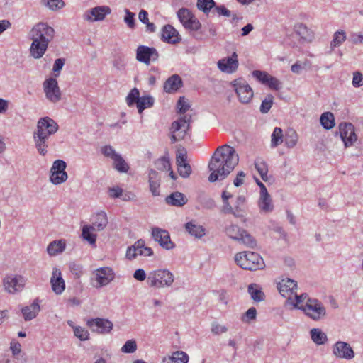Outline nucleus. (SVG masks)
Returning a JSON list of instances; mask_svg holds the SVG:
<instances>
[{
	"instance_id": "1",
	"label": "nucleus",
	"mask_w": 363,
	"mask_h": 363,
	"mask_svg": "<svg viewBox=\"0 0 363 363\" xmlns=\"http://www.w3.org/2000/svg\"><path fill=\"white\" fill-rule=\"evenodd\" d=\"M239 157L234 147L228 145L218 147L212 155L208 169L210 182L224 179L238 164Z\"/></svg>"
},
{
	"instance_id": "2",
	"label": "nucleus",
	"mask_w": 363,
	"mask_h": 363,
	"mask_svg": "<svg viewBox=\"0 0 363 363\" xmlns=\"http://www.w3.org/2000/svg\"><path fill=\"white\" fill-rule=\"evenodd\" d=\"M59 129L58 124L52 118L46 116L41 118L37 123V129L33 133V140L38 152L45 156L48 152L49 138Z\"/></svg>"
},
{
	"instance_id": "3",
	"label": "nucleus",
	"mask_w": 363,
	"mask_h": 363,
	"mask_svg": "<svg viewBox=\"0 0 363 363\" xmlns=\"http://www.w3.org/2000/svg\"><path fill=\"white\" fill-rule=\"evenodd\" d=\"M236 264L243 269L255 271L264 267V262L260 255L254 252H242L235 256Z\"/></svg>"
},
{
	"instance_id": "4",
	"label": "nucleus",
	"mask_w": 363,
	"mask_h": 363,
	"mask_svg": "<svg viewBox=\"0 0 363 363\" xmlns=\"http://www.w3.org/2000/svg\"><path fill=\"white\" fill-rule=\"evenodd\" d=\"M174 281V275L169 269H158L150 272L147 277L150 287L162 289L171 287Z\"/></svg>"
},
{
	"instance_id": "5",
	"label": "nucleus",
	"mask_w": 363,
	"mask_h": 363,
	"mask_svg": "<svg viewBox=\"0 0 363 363\" xmlns=\"http://www.w3.org/2000/svg\"><path fill=\"white\" fill-rule=\"evenodd\" d=\"M306 316L314 321H320L327 316L326 308L323 303L317 298L308 299L303 306L300 307Z\"/></svg>"
},
{
	"instance_id": "6",
	"label": "nucleus",
	"mask_w": 363,
	"mask_h": 363,
	"mask_svg": "<svg viewBox=\"0 0 363 363\" xmlns=\"http://www.w3.org/2000/svg\"><path fill=\"white\" fill-rule=\"evenodd\" d=\"M225 232L230 238L238 241L239 243L252 248L256 245V241L252 236L237 225L231 224L227 226Z\"/></svg>"
},
{
	"instance_id": "7",
	"label": "nucleus",
	"mask_w": 363,
	"mask_h": 363,
	"mask_svg": "<svg viewBox=\"0 0 363 363\" xmlns=\"http://www.w3.org/2000/svg\"><path fill=\"white\" fill-rule=\"evenodd\" d=\"M191 116L184 115L179 120L172 122L170 128L171 130V143H175L177 141L182 140L186 134L190 127Z\"/></svg>"
},
{
	"instance_id": "8",
	"label": "nucleus",
	"mask_w": 363,
	"mask_h": 363,
	"mask_svg": "<svg viewBox=\"0 0 363 363\" xmlns=\"http://www.w3.org/2000/svg\"><path fill=\"white\" fill-rule=\"evenodd\" d=\"M238 100L242 104H248L254 96V91L249 84L243 78L236 79L230 82Z\"/></svg>"
},
{
	"instance_id": "9",
	"label": "nucleus",
	"mask_w": 363,
	"mask_h": 363,
	"mask_svg": "<svg viewBox=\"0 0 363 363\" xmlns=\"http://www.w3.org/2000/svg\"><path fill=\"white\" fill-rule=\"evenodd\" d=\"M29 35L31 40H38L48 45L54 38L55 30L47 23H39L32 28Z\"/></svg>"
},
{
	"instance_id": "10",
	"label": "nucleus",
	"mask_w": 363,
	"mask_h": 363,
	"mask_svg": "<svg viewBox=\"0 0 363 363\" xmlns=\"http://www.w3.org/2000/svg\"><path fill=\"white\" fill-rule=\"evenodd\" d=\"M66 167L67 164L64 160L54 161L50 170V181L52 184L59 185L67 181L68 175L65 172Z\"/></svg>"
},
{
	"instance_id": "11",
	"label": "nucleus",
	"mask_w": 363,
	"mask_h": 363,
	"mask_svg": "<svg viewBox=\"0 0 363 363\" xmlns=\"http://www.w3.org/2000/svg\"><path fill=\"white\" fill-rule=\"evenodd\" d=\"M26 282V278L21 275H7L3 279V286L9 294H16L23 291Z\"/></svg>"
},
{
	"instance_id": "12",
	"label": "nucleus",
	"mask_w": 363,
	"mask_h": 363,
	"mask_svg": "<svg viewBox=\"0 0 363 363\" xmlns=\"http://www.w3.org/2000/svg\"><path fill=\"white\" fill-rule=\"evenodd\" d=\"M43 91L46 99L52 103H57L62 99V92L56 79L50 77L43 84Z\"/></svg>"
},
{
	"instance_id": "13",
	"label": "nucleus",
	"mask_w": 363,
	"mask_h": 363,
	"mask_svg": "<svg viewBox=\"0 0 363 363\" xmlns=\"http://www.w3.org/2000/svg\"><path fill=\"white\" fill-rule=\"evenodd\" d=\"M86 325L93 333L107 334L111 333L113 325L108 319L96 318L87 320Z\"/></svg>"
},
{
	"instance_id": "14",
	"label": "nucleus",
	"mask_w": 363,
	"mask_h": 363,
	"mask_svg": "<svg viewBox=\"0 0 363 363\" xmlns=\"http://www.w3.org/2000/svg\"><path fill=\"white\" fill-rule=\"evenodd\" d=\"M245 210L246 198L242 195L237 196L233 206L230 203L228 207L221 208V212L223 214H231L238 218L244 217Z\"/></svg>"
},
{
	"instance_id": "15",
	"label": "nucleus",
	"mask_w": 363,
	"mask_h": 363,
	"mask_svg": "<svg viewBox=\"0 0 363 363\" xmlns=\"http://www.w3.org/2000/svg\"><path fill=\"white\" fill-rule=\"evenodd\" d=\"M95 280L97 282L96 288H101L109 284L115 278V273L112 268L108 267H99L94 271Z\"/></svg>"
},
{
	"instance_id": "16",
	"label": "nucleus",
	"mask_w": 363,
	"mask_h": 363,
	"mask_svg": "<svg viewBox=\"0 0 363 363\" xmlns=\"http://www.w3.org/2000/svg\"><path fill=\"white\" fill-rule=\"evenodd\" d=\"M151 235L154 240L157 242L163 249L169 250L174 248L175 245L172 242L167 230L155 227L152 229Z\"/></svg>"
},
{
	"instance_id": "17",
	"label": "nucleus",
	"mask_w": 363,
	"mask_h": 363,
	"mask_svg": "<svg viewBox=\"0 0 363 363\" xmlns=\"http://www.w3.org/2000/svg\"><path fill=\"white\" fill-rule=\"evenodd\" d=\"M159 57L157 50L153 47L139 45L136 50V59L145 65H149L150 61H156Z\"/></svg>"
},
{
	"instance_id": "18",
	"label": "nucleus",
	"mask_w": 363,
	"mask_h": 363,
	"mask_svg": "<svg viewBox=\"0 0 363 363\" xmlns=\"http://www.w3.org/2000/svg\"><path fill=\"white\" fill-rule=\"evenodd\" d=\"M339 132L346 147L352 146L357 139L354 126L350 123H342L339 125Z\"/></svg>"
},
{
	"instance_id": "19",
	"label": "nucleus",
	"mask_w": 363,
	"mask_h": 363,
	"mask_svg": "<svg viewBox=\"0 0 363 363\" xmlns=\"http://www.w3.org/2000/svg\"><path fill=\"white\" fill-rule=\"evenodd\" d=\"M333 354L337 358L350 360L354 357V352L350 345L337 341L333 346Z\"/></svg>"
},
{
	"instance_id": "20",
	"label": "nucleus",
	"mask_w": 363,
	"mask_h": 363,
	"mask_svg": "<svg viewBox=\"0 0 363 363\" xmlns=\"http://www.w3.org/2000/svg\"><path fill=\"white\" fill-rule=\"evenodd\" d=\"M217 65L218 69L223 72L227 74L234 73L238 69L239 65L236 52H234L230 57L219 60Z\"/></svg>"
},
{
	"instance_id": "21",
	"label": "nucleus",
	"mask_w": 363,
	"mask_h": 363,
	"mask_svg": "<svg viewBox=\"0 0 363 363\" xmlns=\"http://www.w3.org/2000/svg\"><path fill=\"white\" fill-rule=\"evenodd\" d=\"M297 288L296 281L289 278L283 279L277 284V289L281 295L286 298V301L291 300Z\"/></svg>"
},
{
	"instance_id": "22",
	"label": "nucleus",
	"mask_w": 363,
	"mask_h": 363,
	"mask_svg": "<svg viewBox=\"0 0 363 363\" xmlns=\"http://www.w3.org/2000/svg\"><path fill=\"white\" fill-rule=\"evenodd\" d=\"M111 11V9L108 6H96L87 11L84 14V18L88 21H101Z\"/></svg>"
},
{
	"instance_id": "23",
	"label": "nucleus",
	"mask_w": 363,
	"mask_h": 363,
	"mask_svg": "<svg viewBox=\"0 0 363 363\" xmlns=\"http://www.w3.org/2000/svg\"><path fill=\"white\" fill-rule=\"evenodd\" d=\"M50 284L52 291L57 295L61 294L65 289V283L62 277L61 272L57 268H54L52 277L50 279Z\"/></svg>"
},
{
	"instance_id": "24",
	"label": "nucleus",
	"mask_w": 363,
	"mask_h": 363,
	"mask_svg": "<svg viewBox=\"0 0 363 363\" xmlns=\"http://www.w3.org/2000/svg\"><path fill=\"white\" fill-rule=\"evenodd\" d=\"M161 39L162 41L171 44H176L180 40L178 32L169 24H167L163 26L162 29Z\"/></svg>"
},
{
	"instance_id": "25",
	"label": "nucleus",
	"mask_w": 363,
	"mask_h": 363,
	"mask_svg": "<svg viewBox=\"0 0 363 363\" xmlns=\"http://www.w3.org/2000/svg\"><path fill=\"white\" fill-rule=\"evenodd\" d=\"M40 302L38 298H35L30 305L21 308V313L25 321H30L38 315L40 311Z\"/></svg>"
},
{
	"instance_id": "26",
	"label": "nucleus",
	"mask_w": 363,
	"mask_h": 363,
	"mask_svg": "<svg viewBox=\"0 0 363 363\" xmlns=\"http://www.w3.org/2000/svg\"><path fill=\"white\" fill-rule=\"evenodd\" d=\"M183 86V81L178 74H173L164 84V91L167 93L177 91Z\"/></svg>"
},
{
	"instance_id": "27",
	"label": "nucleus",
	"mask_w": 363,
	"mask_h": 363,
	"mask_svg": "<svg viewBox=\"0 0 363 363\" xmlns=\"http://www.w3.org/2000/svg\"><path fill=\"white\" fill-rule=\"evenodd\" d=\"M148 183L152 196L160 195V177L157 171L150 169L148 172Z\"/></svg>"
},
{
	"instance_id": "28",
	"label": "nucleus",
	"mask_w": 363,
	"mask_h": 363,
	"mask_svg": "<svg viewBox=\"0 0 363 363\" xmlns=\"http://www.w3.org/2000/svg\"><path fill=\"white\" fill-rule=\"evenodd\" d=\"M165 201L170 206L182 207L188 202V199L184 194L174 191L166 197Z\"/></svg>"
},
{
	"instance_id": "29",
	"label": "nucleus",
	"mask_w": 363,
	"mask_h": 363,
	"mask_svg": "<svg viewBox=\"0 0 363 363\" xmlns=\"http://www.w3.org/2000/svg\"><path fill=\"white\" fill-rule=\"evenodd\" d=\"M32 40L33 42L30 48V54L33 58L40 59L43 56V55L46 52L48 45L38 41V40Z\"/></svg>"
},
{
	"instance_id": "30",
	"label": "nucleus",
	"mask_w": 363,
	"mask_h": 363,
	"mask_svg": "<svg viewBox=\"0 0 363 363\" xmlns=\"http://www.w3.org/2000/svg\"><path fill=\"white\" fill-rule=\"evenodd\" d=\"M294 300L291 298V300L286 301V305L291 306L293 308L300 310V307L303 306L308 299H313L310 298L306 293L298 295L296 291L294 294Z\"/></svg>"
},
{
	"instance_id": "31",
	"label": "nucleus",
	"mask_w": 363,
	"mask_h": 363,
	"mask_svg": "<svg viewBox=\"0 0 363 363\" xmlns=\"http://www.w3.org/2000/svg\"><path fill=\"white\" fill-rule=\"evenodd\" d=\"M108 223L106 213L104 211H100L96 214L94 222L90 225L95 230L101 231L107 226Z\"/></svg>"
},
{
	"instance_id": "32",
	"label": "nucleus",
	"mask_w": 363,
	"mask_h": 363,
	"mask_svg": "<svg viewBox=\"0 0 363 363\" xmlns=\"http://www.w3.org/2000/svg\"><path fill=\"white\" fill-rule=\"evenodd\" d=\"M185 229L191 235L196 238H201L206 234V230L202 225H196L192 221L185 224Z\"/></svg>"
},
{
	"instance_id": "33",
	"label": "nucleus",
	"mask_w": 363,
	"mask_h": 363,
	"mask_svg": "<svg viewBox=\"0 0 363 363\" xmlns=\"http://www.w3.org/2000/svg\"><path fill=\"white\" fill-rule=\"evenodd\" d=\"M310 336L317 345H323L328 341L327 335L320 328H312L310 330Z\"/></svg>"
},
{
	"instance_id": "34",
	"label": "nucleus",
	"mask_w": 363,
	"mask_h": 363,
	"mask_svg": "<svg viewBox=\"0 0 363 363\" xmlns=\"http://www.w3.org/2000/svg\"><path fill=\"white\" fill-rule=\"evenodd\" d=\"M145 241L142 239L136 241L134 245L128 247L126 251L127 259L131 260L135 259L138 255H140V251H143V245Z\"/></svg>"
},
{
	"instance_id": "35",
	"label": "nucleus",
	"mask_w": 363,
	"mask_h": 363,
	"mask_svg": "<svg viewBox=\"0 0 363 363\" xmlns=\"http://www.w3.org/2000/svg\"><path fill=\"white\" fill-rule=\"evenodd\" d=\"M298 139V136L296 130L293 128H289L285 133L284 142L288 148H293L296 145Z\"/></svg>"
},
{
	"instance_id": "36",
	"label": "nucleus",
	"mask_w": 363,
	"mask_h": 363,
	"mask_svg": "<svg viewBox=\"0 0 363 363\" xmlns=\"http://www.w3.org/2000/svg\"><path fill=\"white\" fill-rule=\"evenodd\" d=\"M93 231H95V230L90 225H85L82 230V237L90 245H96V235L93 233Z\"/></svg>"
},
{
	"instance_id": "37",
	"label": "nucleus",
	"mask_w": 363,
	"mask_h": 363,
	"mask_svg": "<svg viewBox=\"0 0 363 363\" xmlns=\"http://www.w3.org/2000/svg\"><path fill=\"white\" fill-rule=\"evenodd\" d=\"M320 122L323 128L326 130L332 129L335 125V117L331 112L323 113L320 118Z\"/></svg>"
},
{
	"instance_id": "38",
	"label": "nucleus",
	"mask_w": 363,
	"mask_h": 363,
	"mask_svg": "<svg viewBox=\"0 0 363 363\" xmlns=\"http://www.w3.org/2000/svg\"><path fill=\"white\" fill-rule=\"evenodd\" d=\"M65 249V242L62 240H55L48 245L47 252L50 255H56L57 254L63 252Z\"/></svg>"
},
{
	"instance_id": "39",
	"label": "nucleus",
	"mask_w": 363,
	"mask_h": 363,
	"mask_svg": "<svg viewBox=\"0 0 363 363\" xmlns=\"http://www.w3.org/2000/svg\"><path fill=\"white\" fill-rule=\"evenodd\" d=\"M284 142L283 130L281 128L276 127L271 135V147H276Z\"/></svg>"
},
{
	"instance_id": "40",
	"label": "nucleus",
	"mask_w": 363,
	"mask_h": 363,
	"mask_svg": "<svg viewBox=\"0 0 363 363\" xmlns=\"http://www.w3.org/2000/svg\"><path fill=\"white\" fill-rule=\"evenodd\" d=\"M154 98L151 96H143L140 97L137 104V108L140 113H141L145 108H150L154 104Z\"/></svg>"
},
{
	"instance_id": "41",
	"label": "nucleus",
	"mask_w": 363,
	"mask_h": 363,
	"mask_svg": "<svg viewBox=\"0 0 363 363\" xmlns=\"http://www.w3.org/2000/svg\"><path fill=\"white\" fill-rule=\"evenodd\" d=\"M248 292L255 301H262L265 298L264 294L260 289L257 288L256 284H250L248 286Z\"/></svg>"
},
{
	"instance_id": "42",
	"label": "nucleus",
	"mask_w": 363,
	"mask_h": 363,
	"mask_svg": "<svg viewBox=\"0 0 363 363\" xmlns=\"http://www.w3.org/2000/svg\"><path fill=\"white\" fill-rule=\"evenodd\" d=\"M189 362L188 354L183 351L174 352L172 357H169L167 363H187Z\"/></svg>"
},
{
	"instance_id": "43",
	"label": "nucleus",
	"mask_w": 363,
	"mask_h": 363,
	"mask_svg": "<svg viewBox=\"0 0 363 363\" xmlns=\"http://www.w3.org/2000/svg\"><path fill=\"white\" fill-rule=\"evenodd\" d=\"M255 167L264 181L267 180L268 166L263 160L257 159L255 161Z\"/></svg>"
},
{
	"instance_id": "44",
	"label": "nucleus",
	"mask_w": 363,
	"mask_h": 363,
	"mask_svg": "<svg viewBox=\"0 0 363 363\" xmlns=\"http://www.w3.org/2000/svg\"><path fill=\"white\" fill-rule=\"evenodd\" d=\"M214 0H197L196 6L199 10L208 15L215 6Z\"/></svg>"
},
{
	"instance_id": "45",
	"label": "nucleus",
	"mask_w": 363,
	"mask_h": 363,
	"mask_svg": "<svg viewBox=\"0 0 363 363\" xmlns=\"http://www.w3.org/2000/svg\"><path fill=\"white\" fill-rule=\"evenodd\" d=\"M259 207L262 211L265 213L272 211L274 209V206L272 203L270 195L267 196H260L259 201Z\"/></svg>"
},
{
	"instance_id": "46",
	"label": "nucleus",
	"mask_w": 363,
	"mask_h": 363,
	"mask_svg": "<svg viewBox=\"0 0 363 363\" xmlns=\"http://www.w3.org/2000/svg\"><path fill=\"white\" fill-rule=\"evenodd\" d=\"M113 165L114 168L119 172L121 173H126L129 170V165L128 163L124 160V159L121 157V155H118L114 160H113Z\"/></svg>"
},
{
	"instance_id": "47",
	"label": "nucleus",
	"mask_w": 363,
	"mask_h": 363,
	"mask_svg": "<svg viewBox=\"0 0 363 363\" xmlns=\"http://www.w3.org/2000/svg\"><path fill=\"white\" fill-rule=\"evenodd\" d=\"M346 40V33L340 30L334 33L333 39L330 43V48L333 50L335 47L340 46Z\"/></svg>"
},
{
	"instance_id": "48",
	"label": "nucleus",
	"mask_w": 363,
	"mask_h": 363,
	"mask_svg": "<svg viewBox=\"0 0 363 363\" xmlns=\"http://www.w3.org/2000/svg\"><path fill=\"white\" fill-rule=\"evenodd\" d=\"M140 99V92L139 90L137 88H133L131 89V91L129 92L126 97V103L128 106L131 107L135 104L136 105L138 103V101Z\"/></svg>"
},
{
	"instance_id": "49",
	"label": "nucleus",
	"mask_w": 363,
	"mask_h": 363,
	"mask_svg": "<svg viewBox=\"0 0 363 363\" xmlns=\"http://www.w3.org/2000/svg\"><path fill=\"white\" fill-rule=\"evenodd\" d=\"M155 166L158 170L160 171H169L171 169V164L169 158L166 156H163L159 158L155 162Z\"/></svg>"
},
{
	"instance_id": "50",
	"label": "nucleus",
	"mask_w": 363,
	"mask_h": 363,
	"mask_svg": "<svg viewBox=\"0 0 363 363\" xmlns=\"http://www.w3.org/2000/svg\"><path fill=\"white\" fill-rule=\"evenodd\" d=\"M177 16L182 25L190 20L194 16L188 9L182 8L177 11Z\"/></svg>"
},
{
	"instance_id": "51",
	"label": "nucleus",
	"mask_w": 363,
	"mask_h": 363,
	"mask_svg": "<svg viewBox=\"0 0 363 363\" xmlns=\"http://www.w3.org/2000/svg\"><path fill=\"white\" fill-rule=\"evenodd\" d=\"M274 101V96L272 94H268L264 99L262 100L260 106V112L262 113H267L270 110Z\"/></svg>"
},
{
	"instance_id": "52",
	"label": "nucleus",
	"mask_w": 363,
	"mask_h": 363,
	"mask_svg": "<svg viewBox=\"0 0 363 363\" xmlns=\"http://www.w3.org/2000/svg\"><path fill=\"white\" fill-rule=\"evenodd\" d=\"M74 334L82 341H85L89 338V333L87 330L80 326L73 327Z\"/></svg>"
},
{
	"instance_id": "53",
	"label": "nucleus",
	"mask_w": 363,
	"mask_h": 363,
	"mask_svg": "<svg viewBox=\"0 0 363 363\" xmlns=\"http://www.w3.org/2000/svg\"><path fill=\"white\" fill-rule=\"evenodd\" d=\"M201 26V23L195 17V16H193V17L191 18L189 21L186 22L185 25H184V27L186 29L191 30V31L198 30L199 29H200Z\"/></svg>"
},
{
	"instance_id": "54",
	"label": "nucleus",
	"mask_w": 363,
	"mask_h": 363,
	"mask_svg": "<svg viewBox=\"0 0 363 363\" xmlns=\"http://www.w3.org/2000/svg\"><path fill=\"white\" fill-rule=\"evenodd\" d=\"M137 350V344L134 340H129L125 342L121 347V352L123 353L130 354L133 353Z\"/></svg>"
},
{
	"instance_id": "55",
	"label": "nucleus",
	"mask_w": 363,
	"mask_h": 363,
	"mask_svg": "<svg viewBox=\"0 0 363 363\" xmlns=\"http://www.w3.org/2000/svg\"><path fill=\"white\" fill-rule=\"evenodd\" d=\"M177 169L179 175L183 178H188L192 172L191 167L188 162L179 164Z\"/></svg>"
},
{
	"instance_id": "56",
	"label": "nucleus",
	"mask_w": 363,
	"mask_h": 363,
	"mask_svg": "<svg viewBox=\"0 0 363 363\" xmlns=\"http://www.w3.org/2000/svg\"><path fill=\"white\" fill-rule=\"evenodd\" d=\"M102 154L107 157L111 158L113 160L119 155L113 147L111 145H105L101 148Z\"/></svg>"
},
{
	"instance_id": "57",
	"label": "nucleus",
	"mask_w": 363,
	"mask_h": 363,
	"mask_svg": "<svg viewBox=\"0 0 363 363\" xmlns=\"http://www.w3.org/2000/svg\"><path fill=\"white\" fill-rule=\"evenodd\" d=\"M257 316V311L254 307L250 308L243 315L242 320L243 322L248 323L251 320H255Z\"/></svg>"
},
{
	"instance_id": "58",
	"label": "nucleus",
	"mask_w": 363,
	"mask_h": 363,
	"mask_svg": "<svg viewBox=\"0 0 363 363\" xmlns=\"http://www.w3.org/2000/svg\"><path fill=\"white\" fill-rule=\"evenodd\" d=\"M308 65H309V62L308 61H305L303 62H300V61H297L295 64H294L291 66V70L292 72L299 74H301V71L303 69H306V67Z\"/></svg>"
},
{
	"instance_id": "59",
	"label": "nucleus",
	"mask_w": 363,
	"mask_h": 363,
	"mask_svg": "<svg viewBox=\"0 0 363 363\" xmlns=\"http://www.w3.org/2000/svg\"><path fill=\"white\" fill-rule=\"evenodd\" d=\"M266 84H267L270 89L278 91L281 89V83L280 81L271 75H269Z\"/></svg>"
},
{
	"instance_id": "60",
	"label": "nucleus",
	"mask_w": 363,
	"mask_h": 363,
	"mask_svg": "<svg viewBox=\"0 0 363 363\" xmlns=\"http://www.w3.org/2000/svg\"><path fill=\"white\" fill-rule=\"evenodd\" d=\"M201 204L203 208L208 210H212L216 208V204L215 201L211 197H203L201 199Z\"/></svg>"
},
{
	"instance_id": "61",
	"label": "nucleus",
	"mask_w": 363,
	"mask_h": 363,
	"mask_svg": "<svg viewBox=\"0 0 363 363\" xmlns=\"http://www.w3.org/2000/svg\"><path fill=\"white\" fill-rule=\"evenodd\" d=\"M252 74L254 77H255L258 81L261 82L262 84H266L269 77V74L260 70H255L252 72Z\"/></svg>"
},
{
	"instance_id": "62",
	"label": "nucleus",
	"mask_w": 363,
	"mask_h": 363,
	"mask_svg": "<svg viewBox=\"0 0 363 363\" xmlns=\"http://www.w3.org/2000/svg\"><path fill=\"white\" fill-rule=\"evenodd\" d=\"M213 12H216L218 16H223L226 17L231 16L230 11L224 6L215 4Z\"/></svg>"
},
{
	"instance_id": "63",
	"label": "nucleus",
	"mask_w": 363,
	"mask_h": 363,
	"mask_svg": "<svg viewBox=\"0 0 363 363\" xmlns=\"http://www.w3.org/2000/svg\"><path fill=\"white\" fill-rule=\"evenodd\" d=\"M45 4L52 10L60 9L65 6L62 0H46Z\"/></svg>"
},
{
	"instance_id": "64",
	"label": "nucleus",
	"mask_w": 363,
	"mask_h": 363,
	"mask_svg": "<svg viewBox=\"0 0 363 363\" xmlns=\"http://www.w3.org/2000/svg\"><path fill=\"white\" fill-rule=\"evenodd\" d=\"M352 85L354 87H360L363 85V75L359 72L353 73Z\"/></svg>"
}]
</instances>
